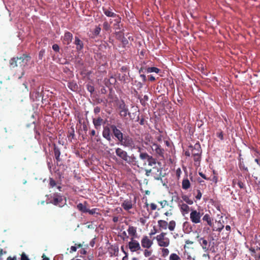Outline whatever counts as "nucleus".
Returning <instances> with one entry per match:
<instances>
[{"mask_svg":"<svg viewBox=\"0 0 260 260\" xmlns=\"http://www.w3.org/2000/svg\"><path fill=\"white\" fill-rule=\"evenodd\" d=\"M52 49L55 52H59V47L56 44H54L53 45Z\"/></svg>","mask_w":260,"mask_h":260,"instance_id":"55","label":"nucleus"},{"mask_svg":"<svg viewBox=\"0 0 260 260\" xmlns=\"http://www.w3.org/2000/svg\"><path fill=\"white\" fill-rule=\"evenodd\" d=\"M164 214L166 216H170L171 215H172L173 213L172 212V209H170L169 211H167V212H166Z\"/></svg>","mask_w":260,"mask_h":260,"instance_id":"62","label":"nucleus"},{"mask_svg":"<svg viewBox=\"0 0 260 260\" xmlns=\"http://www.w3.org/2000/svg\"><path fill=\"white\" fill-rule=\"evenodd\" d=\"M255 239H256V243H257L258 245L260 246V235L258 236L255 235ZM257 260H260V255L259 258Z\"/></svg>","mask_w":260,"mask_h":260,"instance_id":"59","label":"nucleus"},{"mask_svg":"<svg viewBox=\"0 0 260 260\" xmlns=\"http://www.w3.org/2000/svg\"><path fill=\"white\" fill-rule=\"evenodd\" d=\"M102 9H103L104 13L107 17H113V18H115L116 17L119 16L118 15L116 14V13L113 12L110 8L107 9L105 7H103Z\"/></svg>","mask_w":260,"mask_h":260,"instance_id":"24","label":"nucleus"},{"mask_svg":"<svg viewBox=\"0 0 260 260\" xmlns=\"http://www.w3.org/2000/svg\"><path fill=\"white\" fill-rule=\"evenodd\" d=\"M230 233H228V232H222L221 233V235H222V239H223V240H226V239H228L229 238V237L230 236Z\"/></svg>","mask_w":260,"mask_h":260,"instance_id":"48","label":"nucleus"},{"mask_svg":"<svg viewBox=\"0 0 260 260\" xmlns=\"http://www.w3.org/2000/svg\"><path fill=\"white\" fill-rule=\"evenodd\" d=\"M191 211L190 214V219L191 222L195 224L200 223L202 214L196 210L191 209Z\"/></svg>","mask_w":260,"mask_h":260,"instance_id":"6","label":"nucleus"},{"mask_svg":"<svg viewBox=\"0 0 260 260\" xmlns=\"http://www.w3.org/2000/svg\"><path fill=\"white\" fill-rule=\"evenodd\" d=\"M182 199L184 202H185L187 204L189 205H192L193 203V201L191 199H190L189 197L187 195L182 196Z\"/></svg>","mask_w":260,"mask_h":260,"instance_id":"37","label":"nucleus"},{"mask_svg":"<svg viewBox=\"0 0 260 260\" xmlns=\"http://www.w3.org/2000/svg\"><path fill=\"white\" fill-rule=\"evenodd\" d=\"M119 143L121 145L128 148L131 150L134 148H136V145H135L133 139L130 137L128 135H124L122 139L119 141Z\"/></svg>","mask_w":260,"mask_h":260,"instance_id":"4","label":"nucleus"},{"mask_svg":"<svg viewBox=\"0 0 260 260\" xmlns=\"http://www.w3.org/2000/svg\"><path fill=\"white\" fill-rule=\"evenodd\" d=\"M75 132H74V129L73 128H71V130L70 131H69V135H68V137H71L72 138H74V136H75V134H74Z\"/></svg>","mask_w":260,"mask_h":260,"instance_id":"51","label":"nucleus"},{"mask_svg":"<svg viewBox=\"0 0 260 260\" xmlns=\"http://www.w3.org/2000/svg\"><path fill=\"white\" fill-rule=\"evenodd\" d=\"M160 70L156 67H149L145 69V72L147 73L155 72L156 73H159Z\"/></svg>","mask_w":260,"mask_h":260,"instance_id":"36","label":"nucleus"},{"mask_svg":"<svg viewBox=\"0 0 260 260\" xmlns=\"http://www.w3.org/2000/svg\"><path fill=\"white\" fill-rule=\"evenodd\" d=\"M162 256L164 257H166L169 254V250L167 248H163L161 249Z\"/></svg>","mask_w":260,"mask_h":260,"instance_id":"43","label":"nucleus"},{"mask_svg":"<svg viewBox=\"0 0 260 260\" xmlns=\"http://www.w3.org/2000/svg\"><path fill=\"white\" fill-rule=\"evenodd\" d=\"M66 198L59 193H54L50 197V203L55 206L62 207L66 204Z\"/></svg>","mask_w":260,"mask_h":260,"instance_id":"2","label":"nucleus"},{"mask_svg":"<svg viewBox=\"0 0 260 260\" xmlns=\"http://www.w3.org/2000/svg\"><path fill=\"white\" fill-rule=\"evenodd\" d=\"M189 148L191 151L192 155L202 154V150L199 142H197L194 146L189 145Z\"/></svg>","mask_w":260,"mask_h":260,"instance_id":"14","label":"nucleus"},{"mask_svg":"<svg viewBox=\"0 0 260 260\" xmlns=\"http://www.w3.org/2000/svg\"><path fill=\"white\" fill-rule=\"evenodd\" d=\"M198 238V242L200 245L202 246L204 252H207L210 247L211 242H209L205 238L197 237Z\"/></svg>","mask_w":260,"mask_h":260,"instance_id":"11","label":"nucleus"},{"mask_svg":"<svg viewBox=\"0 0 260 260\" xmlns=\"http://www.w3.org/2000/svg\"><path fill=\"white\" fill-rule=\"evenodd\" d=\"M145 171V175L147 176H149L151 174L156 180H158L161 178V171L158 168H153V169L146 170Z\"/></svg>","mask_w":260,"mask_h":260,"instance_id":"7","label":"nucleus"},{"mask_svg":"<svg viewBox=\"0 0 260 260\" xmlns=\"http://www.w3.org/2000/svg\"><path fill=\"white\" fill-rule=\"evenodd\" d=\"M169 260H181L180 257L176 253H172L170 255Z\"/></svg>","mask_w":260,"mask_h":260,"instance_id":"40","label":"nucleus"},{"mask_svg":"<svg viewBox=\"0 0 260 260\" xmlns=\"http://www.w3.org/2000/svg\"><path fill=\"white\" fill-rule=\"evenodd\" d=\"M101 28L99 26H96L93 31L94 35L95 36H98L101 32Z\"/></svg>","mask_w":260,"mask_h":260,"instance_id":"49","label":"nucleus"},{"mask_svg":"<svg viewBox=\"0 0 260 260\" xmlns=\"http://www.w3.org/2000/svg\"><path fill=\"white\" fill-rule=\"evenodd\" d=\"M180 209L182 214H187L189 211L190 208L186 204L182 203L181 204H179Z\"/></svg>","mask_w":260,"mask_h":260,"instance_id":"28","label":"nucleus"},{"mask_svg":"<svg viewBox=\"0 0 260 260\" xmlns=\"http://www.w3.org/2000/svg\"><path fill=\"white\" fill-rule=\"evenodd\" d=\"M128 235H127L125 231H123L122 233V235L121 236V238L122 239L123 241L125 240V239H128L129 238Z\"/></svg>","mask_w":260,"mask_h":260,"instance_id":"53","label":"nucleus"},{"mask_svg":"<svg viewBox=\"0 0 260 260\" xmlns=\"http://www.w3.org/2000/svg\"><path fill=\"white\" fill-rule=\"evenodd\" d=\"M53 151L57 165H60L61 164H59V163L62 161L61 158H59V156H60L61 152L59 148L55 144H53Z\"/></svg>","mask_w":260,"mask_h":260,"instance_id":"18","label":"nucleus"},{"mask_svg":"<svg viewBox=\"0 0 260 260\" xmlns=\"http://www.w3.org/2000/svg\"><path fill=\"white\" fill-rule=\"evenodd\" d=\"M158 225L160 230H166L168 228V222L164 220H159L158 221Z\"/></svg>","mask_w":260,"mask_h":260,"instance_id":"31","label":"nucleus"},{"mask_svg":"<svg viewBox=\"0 0 260 260\" xmlns=\"http://www.w3.org/2000/svg\"><path fill=\"white\" fill-rule=\"evenodd\" d=\"M115 153L117 156L126 162L128 156L126 151L120 148H117L115 149Z\"/></svg>","mask_w":260,"mask_h":260,"instance_id":"16","label":"nucleus"},{"mask_svg":"<svg viewBox=\"0 0 260 260\" xmlns=\"http://www.w3.org/2000/svg\"><path fill=\"white\" fill-rule=\"evenodd\" d=\"M216 136L220 139V140L224 139L223 133L221 130H219V132L216 133Z\"/></svg>","mask_w":260,"mask_h":260,"instance_id":"44","label":"nucleus"},{"mask_svg":"<svg viewBox=\"0 0 260 260\" xmlns=\"http://www.w3.org/2000/svg\"><path fill=\"white\" fill-rule=\"evenodd\" d=\"M148 96L146 95H145L144 97L140 99V103L142 105H145L146 102L148 100Z\"/></svg>","mask_w":260,"mask_h":260,"instance_id":"47","label":"nucleus"},{"mask_svg":"<svg viewBox=\"0 0 260 260\" xmlns=\"http://www.w3.org/2000/svg\"><path fill=\"white\" fill-rule=\"evenodd\" d=\"M145 205L146 207H148V206L150 205L151 211L155 210L157 209V206L154 203H151L150 204H149L148 203L146 202Z\"/></svg>","mask_w":260,"mask_h":260,"instance_id":"42","label":"nucleus"},{"mask_svg":"<svg viewBox=\"0 0 260 260\" xmlns=\"http://www.w3.org/2000/svg\"><path fill=\"white\" fill-rule=\"evenodd\" d=\"M111 26L108 21H105L103 23V29L106 31H108L110 29Z\"/></svg>","mask_w":260,"mask_h":260,"instance_id":"41","label":"nucleus"},{"mask_svg":"<svg viewBox=\"0 0 260 260\" xmlns=\"http://www.w3.org/2000/svg\"><path fill=\"white\" fill-rule=\"evenodd\" d=\"M112 133L115 139L119 142L125 135L115 125H111Z\"/></svg>","mask_w":260,"mask_h":260,"instance_id":"12","label":"nucleus"},{"mask_svg":"<svg viewBox=\"0 0 260 260\" xmlns=\"http://www.w3.org/2000/svg\"><path fill=\"white\" fill-rule=\"evenodd\" d=\"M119 109L120 110L119 114L121 117H125L127 115L130 114L128 108L123 101L119 104Z\"/></svg>","mask_w":260,"mask_h":260,"instance_id":"15","label":"nucleus"},{"mask_svg":"<svg viewBox=\"0 0 260 260\" xmlns=\"http://www.w3.org/2000/svg\"><path fill=\"white\" fill-rule=\"evenodd\" d=\"M158 203L160 204L161 208H165L166 206H169L168 201L165 200L158 202Z\"/></svg>","mask_w":260,"mask_h":260,"instance_id":"46","label":"nucleus"},{"mask_svg":"<svg viewBox=\"0 0 260 260\" xmlns=\"http://www.w3.org/2000/svg\"><path fill=\"white\" fill-rule=\"evenodd\" d=\"M181 174V170L180 168H178L176 171V175L178 178H179Z\"/></svg>","mask_w":260,"mask_h":260,"instance_id":"60","label":"nucleus"},{"mask_svg":"<svg viewBox=\"0 0 260 260\" xmlns=\"http://www.w3.org/2000/svg\"><path fill=\"white\" fill-rule=\"evenodd\" d=\"M73 35L69 31H66L63 36L61 37L62 43L66 45H69L73 39Z\"/></svg>","mask_w":260,"mask_h":260,"instance_id":"17","label":"nucleus"},{"mask_svg":"<svg viewBox=\"0 0 260 260\" xmlns=\"http://www.w3.org/2000/svg\"><path fill=\"white\" fill-rule=\"evenodd\" d=\"M202 154L193 155V158L194 160V165L195 166L199 167L200 166L201 161L202 159Z\"/></svg>","mask_w":260,"mask_h":260,"instance_id":"30","label":"nucleus"},{"mask_svg":"<svg viewBox=\"0 0 260 260\" xmlns=\"http://www.w3.org/2000/svg\"><path fill=\"white\" fill-rule=\"evenodd\" d=\"M82 247V245L81 244H79L77 245V246H72L71 247V250H70V252H75L77 250V247Z\"/></svg>","mask_w":260,"mask_h":260,"instance_id":"50","label":"nucleus"},{"mask_svg":"<svg viewBox=\"0 0 260 260\" xmlns=\"http://www.w3.org/2000/svg\"><path fill=\"white\" fill-rule=\"evenodd\" d=\"M56 185V181L52 178H50L49 179V186L50 187H54Z\"/></svg>","mask_w":260,"mask_h":260,"instance_id":"45","label":"nucleus"},{"mask_svg":"<svg viewBox=\"0 0 260 260\" xmlns=\"http://www.w3.org/2000/svg\"><path fill=\"white\" fill-rule=\"evenodd\" d=\"M114 23L113 24L114 29L117 31L121 30V29L123 27V25L121 24V17L119 15L116 17L114 20Z\"/></svg>","mask_w":260,"mask_h":260,"instance_id":"22","label":"nucleus"},{"mask_svg":"<svg viewBox=\"0 0 260 260\" xmlns=\"http://www.w3.org/2000/svg\"><path fill=\"white\" fill-rule=\"evenodd\" d=\"M136 238H130L127 246L132 252H136L141 250V245L138 241Z\"/></svg>","mask_w":260,"mask_h":260,"instance_id":"5","label":"nucleus"},{"mask_svg":"<svg viewBox=\"0 0 260 260\" xmlns=\"http://www.w3.org/2000/svg\"><path fill=\"white\" fill-rule=\"evenodd\" d=\"M21 260H29L26 254L23 252L21 255Z\"/></svg>","mask_w":260,"mask_h":260,"instance_id":"56","label":"nucleus"},{"mask_svg":"<svg viewBox=\"0 0 260 260\" xmlns=\"http://www.w3.org/2000/svg\"><path fill=\"white\" fill-rule=\"evenodd\" d=\"M126 163L130 165L136 166L139 167V161L137 157L134 154H132L130 156H128Z\"/></svg>","mask_w":260,"mask_h":260,"instance_id":"20","label":"nucleus"},{"mask_svg":"<svg viewBox=\"0 0 260 260\" xmlns=\"http://www.w3.org/2000/svg\"><path fill=\"white\" fill-rule=\"evenodd\" d=\"M197 192L198 193L195 197L197 200H200L202 198V193L199 189L197 190Z\"/></svg>","mask_w":260,"mask_h":260,"instance_id":"54","label":"nucleus"},{"mask_svg":"<svg viewBox=\"0 0 260 260\" xmlns=\"http://www.w3.org/2000/svg\"><path fill=\"white\" fill-rule=\"evenodd\" d=\"M239 167L240 170H244L245 171L248 172V168L247 167H245L243 161V159L242 157H240V158H239Z\"/></svg>","mask_w":260,"mask_h":260,"instance_id":"33","label":"nucleus"},{"mask_svg":"<svg viewBox=\"0 0 260 260\" xmlns=\"http://www.w3.org/2000/svg\"><path fill=\"white\" fill-rule=\"evenodd\" d=\"M166 233L162 232L155 237L159 246L162 247H167L170 245V240L169 238L166 237Z\"/></svg>","mask_w":260,"mask_h":260,"instance_id":"3","label":"nucleus"},{"mask_svg":"<svg viewBox=\"0 0 260 260\" xmlns=\"http://www.w3.org/2000/svg\"><path fill=\"white\" fill-rule=\"evenodd\" d=\"M87 90L90 92L91 93L94 92V88L92 85H87Z\"/></svg>","mask_w":260,"mask_h":260,"instance_id":"52","label":"nucleus"},{"mask_svg":"<svg viewBox=\"0 0 260 260\" xmlns=\"http://www.w3.org/2000/svg\"><path fill=\"white\" fill-rule=\"evenodd\" d=\"M140 77L141 78L143 82L146 81L147 79L146 76L144 74H140Z\"/></svg>","mask_w":260,"mask_h":260,"instance_id":"61","label":"nucleus"},{"mask_svg":"<svg viewBox=\"0 0 260 260\" xmlns=\"http://www.w3.org/2000/svg\"><path fill=\"white\" fill-rule=\"evenodd\" d=\"M77 208L82 212L87 213V208L86 206L84 205L82 203H79L77 205Z\"/></svg>","mask_w":260,"mask_h":260,"instance_id":"35","label":"nucleus"},{"mask_svg":"<svg viewBox=\"0 0 260 260\" xmlns=\"http://www.w3.org/2000/svg\"><path fill=\"white\" fill-rule=\"evenodd\" d=\"M203 220L204 221H206L207 222V224L210 226H212L213 223V219L210 217V215L208 214H206L203 217Z\"/></svg>","mask_w":260,"mask_h":260,"instance_id":"32","label":"nucleus"},{"mask_svg":"<svg viewBox=\"0 0 260 260\" xmlns=\"http://www.w3.org/2000/svg\"><path fill=\"white\" fill-rule=\"evenodd\" d=\"M176 226V222L174 220H171L170 221L168 227L170 231H173L174 230Z\"/></svg>","mask_w":260,"mask_h":260,"instance_id":"38","label":"nucleus"},{"mask_svg":"<svg viewBox=\"0 0 260 260\" xmlns=\"http://www.w3.org/2000/svg\"><path fill=\"white\" fill-rule=\"evenodd\" d=\"M121 206L125 210H128L133 208L132 202L131 200L126 199L124 201Z\"/></svg>","mask_w":260,"mask_h":260,"instance_id":"26","label":"nucleus"},{"mask_svg":"<svg viewBox=\"0 0 260 260\" xmlns=\"http://www.w3.org/2000/svg\"><path fill=\"white\" fill-rule=\"evenodd\" d=\"M45 54V50H41L39 53V58L40 59H42L43 56Z\"/></svg>","mask_w":260,"mask_h":260,"instance_id":"58","label":"nucleus"},{"mask_svg":"<svg viewBox=\"0 0 260 260\" xmlns=\"http://www.w3.org/2000/svg\"><path fill=\"white\" fill-rule=\"evenodd\" d=\"M123 31H124V29H123L122 30L116 31L115 33H116V35L118 36L119 38H121V39H122L121 41H122L123 45L124 46H125L126 45H127L128 44V42L127 39L123 37V35H124Z\"/></svg>","mask_w":260,"mask_h":260,"instance_id":"27","label":"nucleus"},{"mask_svg":"<svg viewBox=\"0 0 260 260\" xmlns=\"http://www.w3.org/2000/svg\"><path fill=\"white\" fill-rule=\"evenodd\" d=\"M211 227L212 228L213 231L221 232L224 228V225L220 221L216 220L214 223H212Z\"/></svg>","mask_w":260,"mask_h":260,"instance_id":"23","label":"nucleus"},{"mask_svg":"<svg viewBox=\"0 0 260 260\" xmlns=\"http://www.w3.org/2000/svg\"><path fill=\"white\" fill-rule=\"evenodd\" d=\"M103 121V119L100 117H99L96 119L94 118L93 119V123L96 129H99L101 127Z\"/></svg>","mask_w":260,"mask_h":260,"instance_id":"29","label":"nucleus"},{"mask_svg":"<svg viewBox=\"0 0 260 260\" xmlns=\"http://www.w3.org/2000/svg\"><path fill=\"white\" fill-rule=\"evenodd\" d=\"M199 175H200L201 177H202L203 179H206V180H209V178H207L206 177L205 175L204 174H203L202 172H199Z\"/></svg>","mask_w":260,"mask_h":260,"instance_id":"63","label":"nucleus"},{"mask_svg":"<svg viewBox=\"0 0 260 260\" xmlns=\"http://www.w3.org/2000/svg\"><path fill=\"white\" fill-rule=\"evenodd\" d=\"M101 108L99 107H96L94 109V112L96 114L100 113Z\"/></svg>","mask_w":260,"mask_h":260,"instance_id":"64","label":"nucleus"},{"mask_svg":"<svg viewBox=\"0 0 260 260\" xmlns=\"http://www.w3.org/2000/svg\"><path fill=\"white\" fill-rule=\"evenodd\" d=\"M151 146L152 151L155 152V153L160 157H164V149L161 146L155 143H152Z\"/></svg>","mask_w":260,"mask_h":260,"instance_id":"10","label":"nucleus"},{"mask_svg":"<svg viewBox=\"0 0 260 260\" xmlns=\"http://www.w3.org/2000/svg\"><path fill=\"white\" fill-rule=\"evenodd\" d=\"M111 131H112L111 125L109 126H104L102 135L103 137L109 142H111L113 138V135L112 133H111Z\"/></svg>","mask_w":260,"mask_h":260,"instance_id":"9","label":"nucleus"},{"mask_svg":"<svg viewBox=\"0 0 260 260\" xmlns=\"http://www.w3.org/2000/svg\"><path fill=\"white\" fill-rule=\"evenodd\" d=\"M68 87L73 91H76L78 90V85L75 82H70L68 83Z\"/></svg>","mask_w":260,"mask_h":260,"instance_id":"34","label":"nucleus"},{"mask_svg":"<svg viewBox=\"0 0 260 260\" xmlns=\"http://www.w3.org/2000/svg\"><path fill=\"white\" fill-rule=\"evenodd\" d=\"M184 170L186 174V177L183 178L182 182V188L184 190H188L191 187V183L187 178V172L186 168H184Z\"/></svg>","mask_w":260,"mask_h":260,"instance_id":"21","label":"nucleus"},{"mask_svg":"<svg viewBox=\"0 0 260 260\" xmlns=\"http://www.w3.org/2000/svg\"><path fill=\"white\" fill-rule=\"evenodd\" d=\"M128 236L130 238H137L138 237L137 233V228L136 226L129 225L127 230Z\"/></svg>","mask_w":260,"mask_h":260,"instance_id":"19","label":"nucleus"},{"mask_svg":"<svg viewBox=\"0 0 260 260\" xmlns=\"http://www.w3.org/2000/svg\"><path fill=\"white\" fill-rule=\"evenodd\" d=\"M74 44L76 46V50L77 51H81L83 49L84 47V44L83 42L81 41L78 37H75Z\"/></svg>","mask_w":260,"mask_h":260,"instance_id":"25","label":"nucleus"},{"mask_svg":"<svg viewBox=\"0 0 260 260\" xmlns=\"http://www.w3.org/2000/svg\"><path fill=\"white\" fill-rule=\"evenodd\" d=\"M31 57L26 54H23L20 57H13L10 60L9 63L11 68H14L18 66L24 68L27 65Z\"/></svg>","mask_w":260,"mask_h":260,"instance_id":"1","label":"nucleus"},{"mask_svg":"<svg viewBox=\"0 0 260 260\" xmlns=\"http://www.w3.org/2000/svg\"><path fill=\"white\" fill-rule=\"evenodd\" d=\"M141 246L143 248L149 249L153 245V241L148 236H143L141 240Z\"/></svg>","mask_w":260,"mask_h":260,"instance_id":"13","label":"nucleus"},{"mask_svg":"<svg viewBox=\"0 0 260 260\" xmlns=\"http://www.w3.org/2000/svg\"><path fill=\"white\" fill-rule=\"evenodd\" d=\"M143 253H144V255L145 256V257H149L151 255V254L152 253V250H151V249L150 250L149 249L145 248Z\"/></svg>","mask_w":260,"mask_h":260,"instance_id":"39","label":"nucleus"},{"mask_svg":"<svg viewBox=\"0 0 260 260\" xmlns=\"http://www.w3.org/2000/svg\"><path fill=\"white\" fill-rule=\"evenodd\" d=\"M139 157L142 160H147L149 166L152 167L156 164V159L148 153H141L139 155Z\"/></svg>","mask_w":260,"mask_h":260,"instance_id":"8","label":"nucleus"},{"mask_svg":"<svg viewBox=\"0 0 260 260\" xmlns=\"http://www.w3.org/2000/svg\"><path fill=\"white\" fill-rule=\"evenodd\" d=\"M237 185L240 188H244L245 187L244 183L241 181L239 180L237 182Z\"/></svg>","mask_w":260,"mask_h":260,"instance_id":"57","label":"nucleus"}]
</instances>
